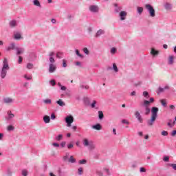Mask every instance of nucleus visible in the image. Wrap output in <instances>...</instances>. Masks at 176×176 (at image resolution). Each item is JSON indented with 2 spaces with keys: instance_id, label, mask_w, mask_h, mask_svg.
Listing matches in <instances>:
<instances>
[{
  "instance_id": "nucleus-1",
  "label": "nucleus",
  "mask_w": 176,
  "mask_h": 176,
  "mask_svg": "<svg viewBox=\"0 0 176 176\" xmlns=\"http://www.w3.org/2000/svg\"><path fill=\"white\" fill-rule=\"evenodd\" d=\"M10 69V67H9V63H8V58H4L1 72V79H5V78H6V75H8V71H9Z\"/></svg>"
},
{
  "instance_id": "nucleus-2",
  "label": "nucleus",
  "mask_w": 176,
  "mask_h": 176,
  "mask_svg": "<svg viewBox=\"0 0 176 176\" xmlns=\"http://www.w3.org/2000/svg\"><path fill=\"white\" fill-rule=\"evenodd\" d=\"M145 8L146 10H148L151 17H155L156 16L155 9H153V7H152V6H151L150 4H146Z\"/></svg>"
},
{
  "instance_id": "nucleus-3",
  "label": "nucleus",
  "mask_w": 176,
  "mask_h": 176,
  "mask_svg": "<svg viewBox=\"0 0 176 176\" xmlns=\"http://www.w3.org/2000/svg\"><path fill=\"white\" fill-rule=\"evenodd\" d=\"M65 122L67 123V127H71V124L74 123V117L69 116L65 118Z\"/></svg>"
},
{
  "instance_id": "nucleus-4",
  "label": "nucleus",
  "mask_w": 176,
  "mask_h": 176,
  "mask_svg": "<svg viewBox=\"0 0 176 176\" xmlns=\"http://www.w3.org/2000/svg\"><path fill=\"white\" fill-rule=\"evenodd\" d=\"M157 112H159V108L152 107L151 109V116L153 118H157Z\"/></svg>"
},
{
  "instance_id": "nucleus-5",
  "label": "nucleus",
  "mask_w": 176,
  "mask_h": 176,
  "mask_svg": "<svg viewBox=\"0 0 176 176\" xmlns=\"http://www.w3.org/2000/svg\"><path fill=\"white\" fill-rule=\"evenodd\" d=\"M16 50V44L14 43H12L8 47H6L7 52H10V50Z\"/></svg>"
},
{
  "instance_id": "nucleus-6",
  "label": "nucleus",
  "mask_w": 176,
  "mask_h": 176,
  "mask_svg": "<svg viewBox=\"0 0 176 176\" xmlns=\"http://www.w3.org/2000/svg\"><path fill=\"white\" fill-rule=\"evenodd\" d=\"M126 16H127V12L125 11H121L120 12V20H126Z\"/></svg>"
},
{
  "instance_id": "nucleus-7",
  "label": "nucleus",
  "mask_w": 176,
  "mask_h": 176,
  "mask_svg": "<svg viewBox=\"0 0 176 176\" xmlns=\"http://www.w3.org/2000/svg\"><path fill=\"white\" fill-rule=\"evenodd\" d=\"M56 65L53 64V63H50V68H49V72H50L51 74L54 72V71H56Z\"/></svg>"
},
{
  "instance_id": "nucleus-8",
  "label": "nucleus",
  "mask_w": 176,
  "mask_h": 176,
  "mask_svg": "<svg viewBox=\"0 0 176 176\" xmlns=\"http://www.w3.org/2000/svg\"><path fill=\"white\" fill-rule=\"evenodd\" d=\"M135 118L138 119L140 123H142V117H141V114L138 111H136L135 113Z\"/></svg>"
},
{
  "instance_id": "nucleus-9",
  "label": "nucleus",
  "mask_w": 176,
  "mask_h": 176,
  "mask_svg": "<svg viewBox=\"0 0 176 176\" xmlns=\"http://www.w3.org/2000/svg\"><path fill=\"white\" fill-rule=\"evenodd\" d=\"M156 120V117H152L150 120H148L147 123L148 126H153V123H155V121Z\"/></svg>"
},
{
  "instance_id": "nucleus-10",
  "label": "nucleus",
  "mask_w": 176,
  "mask_h": 176,
  "mask_svg": "<svg viewBox=\"0 0 176 176\" xmlns=\"http://www.w3.org/2000/svg\"><path fill=\"white\" fill-rule=\"evenodd\" d=\"M89 10L94 12H98V7L97 6H89Z\"/></svg>"
},
{
  "instance_id": "nucleus-11",
  "label": "nucleus",
  "mask_w": 176,
  "mask_h": 176,
  "mask_svg": "<svg viewBox=\"0 0 176 176\" xmlns=\"http://www.w3.org/2000/svg\"><path fill=\"white\" fill-rule=\"evenodd\" d=\"M3 102L6 104H12V102H13V99H12V98H5Z\"/></svg>"
},
{
  "instance_id": "nucleus-12",
  "label": "nucleus",
  "mask_w": 176,
  "mask_h": 176,
  "mask_svg": "<svg viewBox=\"0 0 176 176\" xmlns=\"http://www.w3.org/2000/svg\"><path fill=\"white\" fill-rule=\"evenodd\" d=\"M83 145L84 146H89L90 145V141H89V139L87 138H84L82 140Z\"/></svg>"
},
{
  "instance_id": "nucleus-13",
  "label": "nucleus",
  "mask_w": 176,
  "mask_h": 176,
  "mask_svg": "<svg viewBox=\"0 0 176 176\" xmlns=\"http://www.w3.org/2000/svg\"><path fill=\"white\" fill-rule=\"evenodd\" d=\"M89 149H90V151H93V149H96V144L94 143H93L92 141L89 142Z\"/></svg>"
},
{
  "instance_id": "nucleus-14",
  "label": "nucleus",
  "mask_w": 176,
  "mask_h": 176,
  "mask_svg": "<svg viewBox=\"0 0 176 176\" xmlns=\"http://www.w3.org/2000/svg\"><path fill=\"white\" fill-rule=\"evenodd\" d=\"M16 50H17V52H16L17 56H19L20 54H23V53H24V49H23V48L16 47Z\"/></svg>"
},
{
  "instance_id": "nucleus-15",
  "label": "nucleus",
  "mask_w": 176,
  "mask_h": 176,
  "mask_svg": "<svg viewBox=\"0 0 176 176\" xmlns=\"http://www.w3.org/2000/svg\"><path fill=\"white\" fill-rule=\"evenodd\" d=\"M43 121L45 123H50V117L49 116H45L43 117Z\"/></svg>"
},
{
  "instance_id": "nucleus-16",
  "label": "nucleus",
  "mask_w": 176,
  "mask_h": 176,
  "mask_svg": "<svg viewBox=\"0 0 176 176\" xmlns=\"http://www.w3.org/2000/svg\"><path fill=\"white\" fill-rule=\"evenodd\" d=\"M92 129H94V130H101V124H97L96 125H94L92 126Z\"/></svg>"
},
{
  "instance_id": "nucleus-17",
  "label": "nucleus",
  "mask_w": 176,
  "mask_h": 176,
  "mask_svg": "<svg viewBox=\"0 0 176 176\" xmlns=\"http://www.w3.org/2000/svg\"><path fill=\"white\" fill-rule=\"evenodd\" d=\"M104 30H99L96 32V38H98V36H100V35H102V34H104Z\"/></svg>"
},
{
  "instance_id": "nucleus-18",
  "label": "nucleus",
  "mask_w": 176,
  "mask_h": 176,
  "mask_svg": "<svg viewBox=\"0 0 176 176\" xmlns=\"http://www.w3.org/2000/svg\"><path fill=\"white\" fill-rule=\"evenodd\" d=\"M56 104H58V105H60V107H64L65 105V103L61 99H59L56 102Z\"/></svg>"
},
{
  "instance_id": "nucleus-19",
  "label": "nucleus",
  "mask_w": 176,
  "mask_h": 176,
  "mask_svg": "<svg viewBox=\"0 0 176 176\" xmlns=\"http://www.w3.org/2000/svg\"><path fill=\"white\" fill-rule=\"evenodd\" d=\"M68 162H69V163H76V159H75V158L74 157V156L72 155V156H70V157H69Z\"/></svg>"
},
{
  "instance_id": "nucleus-20",
  "label": "nucleus",
  "mask_w": 176,
  "mask_h": 176,
  "mask_svg": "<svg viewBox=\"0 0 176 176\" xmlns=\"http://www.w3.org/2000/svg\"><path fill=\"white\" fill-rule=\"evenodd\" d=\"M8 118H7L8 120L10 119H13V118H14V114L12 113V111H8Z\"/></svg>"
},
{
  "instance_id": "nucleus-21",
  "label": "nucleus",
  "mask_w": 176,
  "mask_h": 176,
  "mask_svg": "<svg viewBox=\"0 0 176 176\" xmlns=\"http://www.w3.org/2000/svg\"><path fill=\"white\" fill-rule=\"evenodd\" d=\"M151 54L153 56H157V54H159V51H156L155 49L153 48V49H151Z\"/></svg>"
},
{
  "instance_id": "nucleus-22",
  "label": "nucleus",
  "mask_w": 176,
  "mask_h": 176,
  "mask_svg": "<svg viewBox=\"0 0 176 176\" xmlns=\"http://www.w3.org/2000/svg\"><path fill=\"white\" fill-rule=\"evenodd\" d=\"M14 39H21V34L20 33H15L14 34Z\"/></svg>"
},
{
  "instance_id": "nucleus-23",
  "label": "nucleus",
  "mask_w": 176,
  "mask_h": 176,
  "mask_svg": "<svg viewBox=\"0 0 176 176\" xmlns=\"http://www.w3.org/2000/svg\"><path fill=\"white\" fill-rule=\"evenodd\" d=\"M149 104H151V102H149V100H144L143 107H144L145 108H146V107H149Z\"/></svg>"
},
{
  "instance_id": "nucleus-24",
  "label": "nucleus",
  "mask_w": 176,
  "mask_h": 176,
  "mask_svg": "<svg viewBox=\"0 0 176 176\" xmlns=\"http://www.w3.org/2000/svg\"><path fill=\"white\" fill-rule=\"evenodd\" d=\"M98 118L99 119H104V113L102 111H98Z\"/></svg>"
},
{
  "instance_id": "nucleus-25",
  "label": "nucleus",
  "mask_w": 176,
  "mask_h": 176,
  "mask_svg": "<svg viewBox=\"0 0 176 176\" xmlns=\"http://www.w3.org/2000/svg\"><path fill=\"white\" fill-rule=\"evenodd\" d=\"M10 27H16L17 25V23L16 21H11L10 23Z\"/></svg>"
},
{
  "instance_id": "nucleus-26",
  "label": "nucleus",
  "mask_w": 176,
  "mask_h": 176,
  "mask_svg": "<svg viewBox=\"0 0 176 176\" xmlns=\"http://www.w3.org/2000/svg\"><path fill=\"white\" fill-rule=\"evenodd\" d=\"M172 123V124H171ZM168 126L169 127H173V126H174V124H175V121H172L171 120H169V122H168Z\"/></svg>"
},
{
  "instance_id": "nucleus-27",
  "label": "nucleus",
  "mask_w": 176,
  "mask_h": 176,
  "mask_svg": "<svg viewBox=\"0 0 176 176\" xmlns=\"http://www.w3.org/2000/svg\"><path fill=\"white\" fill-rule=\"evenodd\" d=\"M21 174L23 176H27L28 175V170L23 169L22 170Z\"/></svg>"
},
{
  "instance_id": "nucleus-28",
  "label": "nucleus",
  "mask_w": 176,
  "mask_h": 176,
  "mask_svg": "<svg viewBox=\"0 0 176 176\" xmlns=\"http://www.w3.org/2000/svg\"><path fill=\"white\" fill-rule=\"evenodd\" d=\"M149 113H151V109L148 107H145V115H149Z\"/></svg>"
},
{
  "instance_id": "nucleus-29",
  "label": "nucleus",
  "mask_w": 176,
  "mask_h": 176,
  "mask_svg": "<svg viewBox=\"0 0 176 176\" xmlns=\"http://www.w3.org/2000/svg\"><path fill=\"white\" fill-rule=\"evenodd\" d=\"M8 131H13L14 130V126L12 125H9L7 128Z\"/></svg>"
},
{
  "instance_id": "nucleus-30",
  "label": "nucleus",
  "mask_w": 176,
  "mask_h": 176,
  "mask_svg": "<svg viewBox=\"0 0 176 176\" xmlns=\"http://www.w3.org/2000/svg\"><path fill=\"white\" fill-rule=\"evenodd\" d=\"M34 5L35 6L41 7V3L38 0H34Z\"/></svg>"
},
{
  "instance_id": "nucleus-31",
  "label": "nucleus",
  "mask_w": 176,
  "mask_h": 176,
  "mask_svg": "<svg viewBox=\"0 0 176 176\" xmlns=\"http://www.w3.org/2000/svg\"><path fill=\"white\" fill-rule=\"evenodd\" d=\"M160 102L163 107H167V102H166V100H161Z\"/></svg>"
},
{
  "instance_id": "nucleus-32",
  "label": "nucleus",
  "mask_w": 176,
  "mask_h": 176,
  "mask_svg": "<svg viewBox=\"0 0 176 176\" xmlns=\"http://www.w3.org/2000/svg\"><path fill=\"white\" fill-rule=\"evenodd\" d=\"M142 12H144V8L142 7H138V13H139V14H141V13H142Z\"/></svg>"
},
{
  "instance_id": "nucleus-33",
  "label": "nucleus",
  "mask_w": 176,
  "mask_h": 176,
  "mask_svg": "<svg viewBox=\"0 0 176 176\" xmlns=\"http://www.w3.org/2000/svg\"><path fill=\"white\" fill-rule=\"evenodd\" d=\"M143 96L145 97V98H149V93H148L146 91L143 92Z\"/></svg>"
},
{
  "instance_id": "nucleus-34",
  "label": "nucleus",
  "mask_w": 176,
  "mask_h": 176,
  "mask_svg": "<svg viewBox=\"0 0 176 176\" xmlns=\"http://www.w3.org/2000/svg\"><path fill=\"white\" fill-rule=\"evenodd\" d=\"M169 64H173L174 63V56H170L169 57Z\"/></svg>"
},
{
  "instance_id": "nucleus-35",
  "label": "nucleus",
  "mask_w": 176,
  "mask_h": 176,
  "mask_svg": "<svg viewBox=\"0 0 176 176\" xmlns=\"http://www.w3.org/2000/svg\"><path fill=\"white\" fill-rule=\"evenodd\" d=\"M44 104H52V100L50 99H45L43 100Z\"/></svg>"
},
{
  "instance_id": "nucleus-36",
  "label": "nucleus",
  "mask_w": 176,
  "mask_h": 176,
  "mask_svg": "<svg viewBox=\"0 0 176 176\" xmlns=\"http://www.w3.org/2000/svg\"><path fill=\"white\" fill-rule=\"evenodd\" d=\"M56 141H61L63 140V135L60 134L56 138Z\"/></svg>"
},
{
  "instance_id": "nucleus-37",
  "label": "nucleus",
  "mask_w": 176,
  "mask_h": 176,
  "mask_svg": "<svg viewBox=\"0 0 176 176\" xmlns=\"http://www.w3.org/2000/svg\"><path fill=\"white\" fill-rule=\"evenodd\" d=\"M57 58H63V52H58L56 54Z\"/></svg>"
},
{
  "instance_id": "nucleus-38",
  "label": "nucleus",
  "mask_w": 176,
  "mask_h": 176,
  "mask_svg": "<svg viewBox=\"0 0 176 176\" xmlns=\"http://www.w3.org/2000/svg\"><path fill=\"white\" fill-rule=\"evenodd\" d=\"M113 70L115 71V72H118L119 69H118V66H116V65L115 63L113 64Z\"/></svg>"
},
{
  "instance_id": "nucleus-39",
  "label": "nucleus",
  "mask_w": 176,
  "mask_h": 176,
  "mask_svg": "<svg viewBox=\"0 0 176 176\" xmlns=\"http://www.w3.org/2000/svg\"><path fill=\"white\" fill-rule=\"evenodd\" d=\"M34 67V65H32V63H28L27 64V68L28 69H32V67Z\"/></svg>"
},
{
  "instance_id": "nucleus-40",
  "label": "nucleus",
  "mask_w": 176,
  "mask_h": 176,
  "mask_svg": "<svg viewBox=\"0 0 176 176\" xmlns=\"http://www.w3.org/2000/svg\"><path fill=\"white\" fill-rule=\"evenodd\" d=\"M86 163H87V161L86 160L79 161V164H86Z\"/></svg>"
},
{
  "instance_id": "nucleus-41",
  "label": "nucleus",
  "mask_w": 176,
  "mask_h": 176,
  "mask_svg": "<svg viewBox=\"0 0 176 176\" xmlns=\"http://www.w3.org/2000/svg\"><path fill=\"white\" fill-rule=\"evenodd\" d=\"M83 174V168H78V175H82Z\"/></svg>"
},
{
  "instance_id": "nucleus-42",
  "label": "nucleus",
  "mask_w": 176,
  "mask_h": 176,
  "mask_svg": "<svg viewBox=\"0 0 176 176\" xmlns=\"http://www.w3.org/2000/svg\"><path fill=\"white\" fill-rule=\"evenodd\" d=\"M162 135H164V137H166V135H168V132H167L166 131H163L162 132Z\"/></svg>"
},
{
  "instance_id": "nucleus-43",
  "label": "nucleus",
  "mask_w": 176,
  "mask_h": 176,
  "mask_svg": "<svg viewBox=\"0 0 176 176\" xmlns=\"http://www.w3.org/2000/svg\"><path fill=\"white\" fill-rule=\"evenodd\" d=\"M76 54L78 56V57H83V56L79 53L78 50H76Z\"/></svg>"
},
{
  "instance_id": "nucleus-44",
  "label": "nucleus",
  "mask_w": 176,
  "mask_h": 176,
  "mask_svg": "<svg viewBox=\"0 0 176 176\" xmlns=\"http://www.w3.org/2000/svg\"><path fill=\"white\" fill-rule=\"evenodd\" d=\"M111 53L112 54H115V53H116V48H115V47L111 48Z\"/></svg>"
},
{
  "instance_id": "nucleus-45",
  "label": "nucleus",
  "mask_w": 176,
  "mask_h": 176,
  "mask_svg": "<svg viewBox=\"0 0 176 176\" xmlns=\"http://www.w3.org/2000/svg\"><path fill=\"white\" fill-rule=\"evenodd\" d=\"M63 67L65 68L67 67V60L65 59L63 60Z\"/></svg>"
},
{
  "instance_id": "nucleus-46",
  "label": "nucleus",
  "mask_w": 176,
  "mask_h": 176,
  "mask_svg": "<svg viewBox=\"0 0 176 176\" xmlns=\"http://www.w3.org/2000/svg\"><path fill=\"white\" fill-rule=\"evenodd\" d=\"M96 104H97V101L94 100L92 104H91V108H94Z\"/></svg>"
},
{
  "instance_id": "nucleus-47",
  "label": "nucleus",
  "mask_w": 176,
  "mask_h": 176,
  "mask_svg": "<svg viewBox=\"0 0 176 176\" xmlns=\"http://www.w3.org/2000/svg\"><path fill=\"white\" fill-rule=\"evenodd\" d=\"M68 149H72L74 148V144L72 143H70L67 145Z\"/></svg>"
},
{
  "instance_id": "nucleus-48",
  "label": "nucleus",
  "mask_w": 176,
  "mask_h": 176,
  "mask_svg": "<svg viewBox=\"0 0 176 176\" xmlns=\"http://www.w3.org/2000/svg\"><path fill=\"white\" fill-rule=\"evenodd\" d=\"M56 60H54V58L50 57V62L52 63V64L54 63Z\"/></svg>"
},
{
  "instance_id": "nucleus-49",
  "label": "nucleus",
  "mask_w": 176,
  "mask_h": 176,
  "mask_svg": "<svg viewBox=\"0 0 176 176\" xmlns=\"http://www.w3.org/2000/svg\"><path fill=\"white\" fill-rule=\"evenodd\" d=\"M52 145L55 148H58L60 146V144L58 143H52Z\"/></svg>"
},
{
  "instance_id": "nucleus-50",
  "label": "nucleus",
  "mask_w": 176,
  "mask_h": 176,
  "mask_svg": "<svg viewBox=\"0 0 176 176\" xmlns=\"http://www.w3.org/2000/svg\"><path fill=\"white\" fill-rule=\"evenodd\" d=\"M24 78H25V79H27L28 80H31V79H32V76H29V77H28L27 75H25V76H24Z\"/></svg>"
},
{
  "instance_id": "nucleus-51",
  "label": "nucleus",
  "mask_w": 176,
  "mask_h": 176,
  "mask_svg": "<svg viewBox=\"0 0 176 176\" xmlns=\"http://www.w3.org/2000/svg\"><path fill=\"white\" fill-rule=\"evenodd\" d=\"M170 166L173 168V170H176V164H171Z\"/></svg>"
},
{
  "instance_id": "nucleus-52",
  "label": "nucleus",
  "mask_w": 176,
  "mask_h": 176,
  "mask_svg": "<svg viewBox=\"0 0 176 176\" xmlns=\"http://www.w3.org/2000/svg\"><path fill=\"white\" fill-rule=\"evenodd\" d=\"M82 50L85 54H89V50L87 48H84Z\"/></svg>"
},
{
  "instance_id": "nucleus-53",
  "label": "nucleus",
  "mask_w": 176,
  "mask_h": 176,
  "mask_svg": "<svg viewBox=\"0 0 176 176\" xmlns=\"http://www.w3.org/2000/svg\"><path fill=\"white\" fill-rule=\"evenodd\" d=\"M146 171V170L145 169V168L142 167L140 168V173H145Z\"/></svg>"
},
{
  "instance_id": "nucleus-54",
  "label": "nucleus",
  "mask_w": 176,
  "mask_h": 176,
  "mask_svg": "<svg viewBox=\"0 0 176 176\" xmlns=\"http://www.w3.org/2000/svg\"><path fill=\"white\" fill-rule=\"evenodd\" d=\"M67 159H68V154H66V155L63 157L64 162H67Z\"/></svg>"
},
{
  "instance_id": "nucleus-55",
  "label": "nucleus",
  "mask_w": 176,
  "mask_h": 176,
  "mask_svg": "<svg viewBox=\"0 0 176 176\" xmlns=\"http://www.w3.org/2000/svg\"><path fill=\"white\" fill-rule=\"evenodd\" d=\"M166 89H168V86H166L164 88H160V91H164Z\"/></svg>"
},
{
  "instance_id": "nucleus-56",
  "label": "nucleus",
  "mask_w": 176,
  "mask_h": 176,
  "mask_svg": "<svg viewBox=\"0 0 176 176\" xmlns=\"http://www.w3.org/2000/svg\"><path fill=\"white\" fill-rule=\"evenodd\" d=\"M51 119H52V120H54V119H56V115L54 113H52L51 115Z\"/></svg>"
},
{
  "instance_id": "nucleus-57",
  "label": "nucleus",
  "mask_w": 176,
  "mask_h": 176,
  "mask_svg": "<svg viewBox=\"0 0 176 176\" xmlns=\"http://www.w3.org/2000/svg\"><path fill=\"white\" fill-rule=\"evenodd\" d=\"M168 160H170V157H164V162H168Z\"/></svg>"
},
{
  "instance_id": "nucleus-58",
  "label": "nucleus",
  "mask_w": 176,
  "mask_h": 176,
  "mask_svg": "<svg viewBox=\"0 0 176 176\" xmlns=\"http://www.w3.org/2000/svg\"><path fill=\"white\" fill-rule=\"evenodd\" d=\"M19 63L21 64V63H23V58L21 56H19Z\"/></svg>"
},
{
  "instance_id": "nucleus-59",
  "label": "nucleus",
  "mask_w": 176,
  "mask_h": 176,
  "mask_svg": "<svg viewBox=\"0 0 176 176\" xmlns=\"http://www.w3.org/2000/svg\"><path fill=\"white\" fill-rule=\"evenodd\" d=\"M175 135H176V131L174 130V131H172L171 135H172V137H174V136H175Z\"/></svg>"
},
{
  "instance_id": "nucleus-60",
  "label": "nucleus",
  "mask_w": 176,
  "mask_h": 176,
  "mask_svg": "<svg viewBox=\"0 0 176 176\" xmlns=\"http://www.w3.org/2000/svg\"><path fill=\"white\" fill-rule=\"evenodd\" d=\"M60 90L65 91L67 90V87L65 86H60Z\"/></svg>"
},
{
  "instance_id": "nucleus-61",
  "label": "nucleus",
  "mask_w": 176,
  "mask_h": 176,
  "mask_svg": "<svg viewBox=\"0 0 176 176\" xmlns=\"http://www.w3.org/2000/svg\"><path fill=\"white\" fill-rule=\"evenodd\" d=\"M65 144H66V142H63L61 144H60V146H62V148H64L65 146Z\"/></svg>"
},
{
  "instance_id": "nucleus-62",
  "label": "nucleus",
  "mask_w": 176,
  "mask_h": 176,
  "mask_svg": "<svg viewBox=\"0 0 176 176\" xmlns=\"http://www.w3.org/2000/svg\"><path fill=\"white\" fill-rule=\"evenodd\" d=\"M50 82L52 86H54L56 85V81H54V80H52Z\"/></svg>"
},
{
  "instance_id": "nucleus-63",
  "label": "nucleus",
  "mask_w": 176,
  "mask_h": 176,
  "mask_svg": "<svg viewBox=\"0 0 176 176\" xmlns=\"http://www.w3.org/2000/svg\"><path fill=\"white\" fill-rule=\"evenodd\" d=\"M155 101V99L153 98H151L150 100H148V102L152 103Z\"/></svg>"
},
{
  "instance_id": "nucleus-64",
  "label": "nucleus",
  "mask_w": 176,
  "mask_h": 176,
  "mask_svg": "<svg viewBox=\"0 0 176 176\" xmlns=\"http://www.w3.org/2000/svg\"><path fill=\"white\" fill-rule=\"evenodd\" d=\"M135 94H136L135 91H132V92L131 93V96H135Z\"/></svg>"
}]
</instances>
